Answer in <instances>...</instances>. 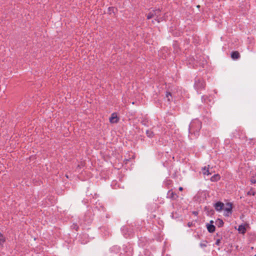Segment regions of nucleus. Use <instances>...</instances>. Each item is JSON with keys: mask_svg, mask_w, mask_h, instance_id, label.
Returning a JSON list of instances; mask_svg holds the SVG:
<instances>
[{"mask_svg": "<svg viewBox=\"0 0 256 256\" xmlns=\"http://www.w3.org/2000/svg\"><path fill=\"white\" fill-rule=\"evenodd\" d=\"M160 14L161 12L160 10H153L146 15L147 19L150 20L154 18L155 20L160 22L162 20Z\"/></svg>", "mask_w": 256, "mask_h": 256, "instance_id": "obj_1", "label": "nucleus"}, {"mask_svg": "<svg viewBox=\"0 0 256 256\" xmlns=\"http://www.w3.org/2000/svg\"><path fill=\"white\" fill-rule=\"evenodd\" d=\"M224 215L225 216H228L232 214V205L231 204L228 202L224 205L223 208Z\"/></svg>", "mask_w": 256, "mask_h": 256, "instance_id": "obj_2", "label": "nucleus"}, {"mask_svg": "<svg viewBox=\"0 0 256 256\" xmlns=\"http://www.w3.org/2000/svg\"><path fill=\"white\" fill-rule=\"evenodd\" d=\"M224 204L220 202H218L214 204V206L215 210L218 212H220L223 210Z\"/></svg>", "mask_w": 256, "mask_h": 256, "instance_id": "obj_3", "label": "nucleus"}, {"mask_svg": "<svg viewBox=\"0 0 256 256\" xmlns=\"http://www.w3.org/2000/svg\"><path fill=\"white\" fill-rule=\"evenodd\" d=\"M118 120V118L116 113H112L110 118V122L111 123H116Z\"/></svg>", "mask_w": 256, "mask_h": 256, "instance_id": "obj_4", "label": "nucleus"}, {"mask_svg": "<svg viewBox=\"0 0 256 256\" xmlns=\"http://www.w3.org/2000/svg\"><path fill=\"white\" fill-rule=\"evenodd\" d=\"M250 228L249 225L248 224H244V225L241 224V233L244 234L246 230Z\"/></svg>", "mask_w": 256, "mask_h": 256, "instance_id": "obj_5", "label": "nucleus"}, {"mask_svg": "<svg viewBox=\"0 0 256 256\" xmlns=\"http://www.w3.org/2000/svg\"><path fill=\"white\" fill-rule=\"evenodd\" d=\"M239 52L237 51L233 52L231 54V58L234 60H237L239 58Z\"/></svg>", "mask_w": 256, "mask_h": 256, "instance_id": "obj_6", "label": "nucleus"}, {"mask_svg": "<svg viewBox=\"0 0 256 256\" xmlns=\"http://www.w3.org/2000/svg\"><path fill=\"white\" fill-rule=\"evenodd\" d=\"M206 227L210 232H213L215 231V226L213 224H207Z\"/></svg>", "mask_w": 256, "mask_h": 256, "instance_id": "obj_7", "label": "nucleus"}, {"mask_svg": "<svg viewBox=\"0 0 256 256\" xmlns=\"http://www.w3.org/2000/svg\"><path fill=\"white\" fill-rule=\"evenodd\" d=\"M202 172L204 175L206 176H209L212 174L209 172L208 168H207L206 166L202 169Z\"/></svg>", "mask_w": 256, "mask_h": 256, "instance_id": "obj_8", "label": "nucleus"}, {"mask_svg": "<svg viewBox=\"0 0 256 256\" xmlns=\"http://www.w3.org/2000/svg\"><path fill=\"white\" fill-rule=\"evenodd\" d=\"M220 179V176L218 174H214L210 178L212 182H216Z\"/></svg>", "mask_w": 256, "mask_h": 256, "instance_id": "obj_9", "label": "nucleus"}, {"mask_svg": "<svg viewBox=\"0 0 256 256\" xmlns=\"http://www.w3.org/2000/svg\"><path fill=\"white\" fill-rule=\"evenodd\" d=\"M166 96L168 102H170L172 100V96L170 92H166Z\"/></svg>", "mask_w": 256, "mask_h": 256, "instance_id": "obj_10", "label": "nucleus"}, {"mask_svg": "<svg viewBox=\"0 0 256 256\" xmlns=\"http://www.w3.org/2000/svg\"><path fill=\"white\" fill-rule=\"evenodd\" d=\"M5 241V237L1 233H0V244H2Z\"/></svg>", "mask_w": 256, "mask_h": 256, "instance_id": "obj_11", "label": "nucleus"}, {"mask_svg": "<svg viewBox=\"0 0 256 256\" xmlns=\"http://www.w3.org/2000/svg\"><path fill=\"white\" fill-rule=\"evenodd\" d=\"M248 194L254 196L256 194V192H254L253 189H250V190L248 192Z\"/></svg>", "mask_w": 256, "mask_h": 256, "instance_id": "obj_12", "label": "nucleus"}, {"mask_svg": "<svg viewBox=\"0 0 256 256\" xmlns=\"http://www.w3.org/2000/svg\"><path fill=\"white\" fill-rule=\"evenodd\" d=\"M216 222H218L219 226H221L224 224V222L222 220L218 219Z\"/></svg>", "mask_w": 256, "mask_h": 256, "instance_id": "obj_13", "label": "nucleus"}, {"mask_svg": "<svg viewBox=\"0 0 256 256\" xmlns=\"http://www.w3.org/2000/svg\"><path fill=\"white\" fill-rule=\"evenodd\" d=\"M146 134H148V136H149V137H152V135H153V133L151 132H150V131H147L146 132Z\"/></svg>", "mask_w": 256, "mask_h": 256, "instance_id": "obj_14", "label": "nucleus"}, {"mask_svg": "<svg viewBox=\"0 0 256 256\" xmlns=\"http://www.w3.org/2000/svg\"><path fill=\"white\" fill-rule=\"evenodd\" d=\"M172 198L176 199V198H178V196L176 194H174L173 192H172Z\"/></svg>", "mask_w": 256, "mask_h": 256, "instance_id": "obj_15", "label": "nucleus"}, {"mask_svg": "<svg viewBox=\"0 0 256 256\" xmlns=\"http://www.w3.org/2000/svg\"><path fill=\"white\" fill-rule=\"evenodd\" d=\"M220 240H219V239L217 240L216 242V244L218 246L220 244Z\"/></svg>", "mask_w": 256, "mask_h": 256, "instance_id": "obj_16", "label": "nucleus"}, {"mask_svg": "<svg viewBox=\"0 0 256 256\" xmlns=\"http://www.w3.org/2000/svg\"><path fill=\"white\" fill-rule=\"evenodd\" d=\"M251 182L252 184H256V180L252 179L251 180Z\"/></svg>", "mask_w": 256, "mask_h": 256, "instance_id": "obj_17", "label": "nucleus"}, {"mask_svg": "<svg viewBox=\"0 0 256 256\" xmlns=\"http://www.w3.org/2000/svg\"><path fill=\"white\" fill-rule=\"evenodd\" d=\"M238 230L240 232V226H238V228H237Z\"/></svg>", "mask_w": 256, "mask_h": 256, "instance_id": "obj_18", "label": "nucleus"}, {"mask_svg": "<svg viewBox=\"0 0 256 256\" xmlns=\"http://www.w3.org/2000/svg\"><path fill=\"white\" fill-rule=\"evenodd\" d=\"M178 189L180 191H182L183 190V188L181 186H180Z\"/></svg>", "mask_w": 256, "mask_h": 256, "instance_id": "obj_19", "label": "nucleus"}, {"mask_svg": "<svg viewBox=\"0 0 256 256\" xmlns=\"http://www.w3.org/2000/svg\"><path fill=\"white\" fill-rule=\"evenodd\" d=\"M213 222H213V221H212V220H211V221H210V223L212 224Z\"/></svg>", "mask_w": 256, "mask_h": 256, "instance_id": "obj_20", "label": "nucleus"}, {"mask_svg": "<svg viewBox=\"0 0 256 256\" xmlns=\"http://www.w3.org/2000/svg\"><path fill=\"white\" fill-rule=\"evenodd\" d=\"M254 256H256V254Z\"/></svg>", "mask_w": 256, "mask_h": 256, "instance_id": "obj_21", "label": "nucleus"}]
</instances>
